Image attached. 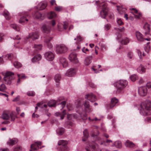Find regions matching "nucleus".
<instances>
[{"instance_id": "nucleus-1", "label": "nucleus", "mask_w": 151, "mask_h": 151, "mask_svg": "<svg viewBox=\"0 0 151 151\" xmlns=\"http://www.w3.org/2000/svg\"><path fill=\"white\" fill-rule=\"evenodd\" d=\"M140 114L145 116L151 114V101H146L142 102L139 110Z\"/></svg>"}, {"instance_id": "nucleus-2", "label": "nucleus", "mask_w": 151, "mask_h": 151, "mask_svg": "<svg viewBox=\"0 0 151 151\" xmlns=\"http://www.w3.org/2000/svg\"><path fill=\"white\" fill-rule=\"evenodd\" d=\"M128 84V82L125 80H120L114 84L117 89V91L119 93H123L124 89Z\"/></svg>"}, {"instance_id": "nucleus-3", "label": "nucleus", "mask_w": 151, "mask_h": 151, "mask_svg": "<svg viewBox=\"0 0 151 151\" xmlns=\"http://www.w3.org/2000/svg\"><path fill=\"white\" fill-rule=\"evenodd\" d=\"M68 50V48L64 44H60L55 45V51L57 54H63L66 52Z\"/></svg>"}, {"instance_id": "nucleus-4", "label": "nucleus", "mask_w": 151, "mask_h": 151, "mask_svg": "<svg viewBox=\"0 0 151 151\" xmlns=\"http://www.w3.org/2000/svg\"><path fill=\"white\" fill-rule=\"evenodd\" d=\"M4 78L5 83L10 85L14 79V73L9 71L7 72L6 73Z\"/></svg>"}, {"instance_id": "nucleus-5", "label": "nucleus", "mask_w": 151, "mask_h": 151, "mask_svg": "<svg viewBox=\"0 0 151 151\" xmlns=\"http://www.w3.org/2000/svg\"><path fill=\"white\" fill-rule=\"evenodd\" d=\"M68 143V142L65 140H60L58 141V145L61 146L60 149L61 151H68V148L67 146Z\"/></svg>"}, {"instance_id": "nucleus-6", "label": "nucleus", "mask_w": 151, "mask_h": 151, "mask_svg": "<svg viewBox=\"0 0 151 151\" xmlns=\"http://www.w3.org/2000/svg\"><path fill=\"white\" fill-rule=\"evenodd\" d=\"M102 6V10L100 14L101 17L105 18L107 15L108 12V9L107 7V4L106 3H103L101 5Z\"/></svg>"}, {"instance_id": "nucleus-7", "label": "nucleus", "mask_w": 151, "mask_h": 151, "mask_svg": "<svg viewBox=\"0 0 151 151\" xmlns=\"http://www.w3.org/2000/svg\"><path fill=\"white\" fill-rule=\"evenodd\" d=\"M68 58L70 61L73 63L76 64L79 63L77 54L74 52H72L69 55Z\"/></svg>"}, {"instance_id": "nucleus-8", "label": "nucleus", "mask_w": 151, "mask_h": 151, "mask_svg": "<svg viewBox=\"0 0 151 151\" xmlns=\"http://www.w3.org/2000/svg\"><path fill=\"white\" fill-rule=\"evenodd\" d=\"M138 93L142 96H145L147 92V90L145 86H142L139 87L138 90Z\"/></svg>"}, {"instance_id": "nucleus-9", "label": "nucleus", "mask_w": 151, "mask_h": 151, "mask_svg": "<svg viewBox=\"0 0 151 151\" xmlns=\"http://www.w3.org/2000/svg\"><path fill=\"white\" fill-rule=\"evenodd\" d=\"M55 56L54 53L51 51L47 52L45 54V58L49 61H52L54 59Z\"/></svg>"}, {"instance_id": "nucleus-10", "label": "nucleus", "mask_w": 151, "mask_h": 151, "mask_svg": "<svg viewBox=\"0 0 151 151\" xmlns=\"http://www.w3.org/2000/svg\"><path fill=\"white\" fill-rule=\"evenodd\" d=\"M85 98L87 100H89L91 102H93L96 100V96L92 93L86 95L85 96Z\"/></svg>"}, {"instance_id": "nucleus-11", "label": "nucleus", "mask_w": 151, "mask_h": 151, "mask_svg": "<svg viewBox=\"0 0 151 151\" xmlns=\"http://www.w3.org/2000/svg\"><path fill=\"white\" fill-rule=\"evenodd\" d=\"M33 17L35 19H39L40 20H42L44 18L43 16L39 11H37L32 14Z\"/></svg>"}, {"instance_id": "nucleus-12", "label": "nucleus", "mask_w": 151, "mask_h": 151, "mask_svg": "<svg viewBox=\"0 0 151 151\" xmlns=\"http://www.w3.org/2000/svg\"><path fill=\"white\" fill-rule=\"evenodd\" d=\"M29 38H31L33 40H35L38 39L39 35L38 32H34L31 33L29 34L28 36Z\"/></svg>"}, {"instance_id": "nucleus-13", "label": "nucleus", "mask_w": 151, "mask_h": 151, "mask_svg": "<svg viewBox=\"0 0 151 151\" xmlns=\"http://www.w3.org/2000/svg\"><path fill=\"white\" fill-rule=\"evenodd\" d=\"M59 62L63 68H65L68 65L67 60L66 59L64 58H60L59 59Z\"/></svg>"}, {"instance_id": "nucleus-14", "label": "nucleus", "mask_w": 151, "mask_h": 151, "mask_svg": "<svg viewBox=\"0 0 151 151\" xmlns=\"http://www.w3.org/2000/svg\"><path fill=\"white\" fill-rule=\"evenodd\" d=\"M59 30L61 31L63 29H66L68 27V23L67 22H64L63 24L59 23L58 25Z\"/></svg>"}, {"instance_id": "nucleus-15", "label": "nucleus", "mask_w": 151, "mask_h": 151, "mask_svg": "<svg viewBox=\"0 0 151 151\" xmlns=\"http://www.w3.org/2000/svg\"><path fill=\"white\" fill-rule=\"evenodd\" d=\"M43 31L45 33H49L51 30V27L49 25L46 24H44L42 25V27Z\"/></svg>"}, {"instance_id": "nucleus-16", "label": "nucleus", "mask_w": 151, "mask_h": 151, "mask_svg": "<svg viewBox=\"0 0 151 151\" xmlns=\"http://www.w3.org/2000/svg\"><path fill=\"white\" fill-rule=\"evenodd\" d=\"M75 70L73 68L70 69L68 70L65 73V75L69 76L71 77L74 75L76 74Z\"/></svg>"}, {"instance_id": "nucleus-17", "label": "nucleus", "mask_w": 151, "mask_h": 151, "mask_svg": "<svg viewBox=\"0 0 151 151\" xmlns=\"http://www.w3.org/2000/svg\"><path fill=\"white\" fill-rule=\"evenodd\" d=\"M42 143L40 142H37L31 145V148L34 150H37L39 148V146L41 145Z\"/></svg>"}, {"instance_id": "nucleus-18", "label": "nucleus", "mask_w": 151, "mask_h": 151, "mask_svg": "<svg viewBox=\"0 0 151 151\" xmlns=\"http://www.w3.org/2000/svg\"><path fill=\"white\" fill-rule=\"evenodd\" d=\"M47 3L46 2L43 1L40 2L38 5V8L42 10L44 9L47 6Z\"/></svg>"}, {"instance_id": "nucleus-19", "label": "nucleus", "mask_w": 151, "mask_h": 151, "mask_svg": "<svg viewBox=\"0 0 151 151\" xmlns=\"http://www.w3.org/2000/svg\"><path fill=\"white\" fill-rule=\"evenodd\" d=\"M135 35L138 41L141 42L144 40V38L140 32L137 31L135 33Z\"/></svg>"}, {"instance_id": "nucleus-20", "label": "nucleus", "mask_w": 151, "mask_h": 151, "mask_svg": "<svg viewBox=\"0 0 151 151\" xmlns=\"http://www.w3.org/2000/svg\"><path fill=\"white\" fill-rule=\"evenodd\" d=\"M118 100L116 98H114L111 99V103L110 104V108H112L116 104L118 103Z\"/></svg>"}, {"instance_id": "nucleus-21", "label": "nucleus", "mask_w": 151, "mask_h": 151, "mask_svg": "<svg viewBox=\"0 0 151 151\" xmlns=\"http://www.w3.org/2000/svg\"><path fill=\"white\" fill-rule=\"evenodd\" d=\"M92 59V57L91 56H89L86 57L84 61V64L86 65H89L91 63Z\"/></svg>"}, {"instance_id": "nucleus-22", "label": "nucleus", "mask_w": 151, "mask_h": 151, "mask_svg": "<svg viewBox=\"0 0 151 151\" xmlns=\"http://www.w3.org/2000/svg\"><path fill=\"white\" fill-rule=\"evenodd\" d=\"M42 58L41 55L40 54H38L35 55L32 59V62L34 63L40 60Z\"/></svg>"}, {"instance_id": "nucleus-23", "label": "nucleus", "mask_w": 151, "mask_h": 151, "mask_svg": "<svg viewBox=\"0 0 151 151\" xmlns=\"http://www.w3.org/2000/svg\"><path fill=\"white\" fill-rule=\"evenodd\" d=\"M125 145L126 147L130 148L134 147L135 146L134 143L128 140H127L125 142Z\"/></svg>"}, {"instance_id": "nucleus-24", "label": "nucleus", "mask_w": 151, "mask_h": 151, "mask_svg": "<svg viewBox=\"0 0 151 151\" xmlns=\"http://www.w3.org/2000/svg\"><path fill=\"white\" fill-rule=\"evenodd\" d=\"M143 28L146 31L145 33V34L146 35L148 34L150 31L149 24L147 23H146L143 26Z\"/></svg>"}, {"instance_id": "nucleus-25", "label": "nucleus", "mask_w": 151, "mask_h": 151, "mask_svg": "<svg viewBox=\"0 0 151 151\" xmlns=\"http://www.w3.org/2000/svg\"><path fill=\"white\" fill-rule=\"evenodd\" d=\"M61 75L59 74H56L54 77V80L56 83L57 86H58L59 85V81L61 79Z\"/></svg>"}, {"instance_id": "nucleus-26", "label": "nucleus", "mask_w": 151, "mask_h": 151, "mask_svg": "<svg viewBox=\"0 0 151 151\" xmlns=\"http://www.w3.org/2000/svg\"><path fill=\"white\" fill-rule=\"evenodd\" d=\"M66 114V111L64 110L63 111L62 113L57 112L55 114V115L57 116H60V119H63L65 116Z\"/></svg>"}, {"instance_id": "nucleus-27", "label": "nucleus", "mask_w": 151, "mask_h": 151, "mask_svg": "<svg viewBox=\"0 0 151 151\" xmlns=\"http://www.w3.org/2000/svg\"><path fill=\"white\" fill-rule=\"evenodd\" d=\"M137 71L139 73H142L145 72L146 68L142 65H140L137 68Z\"/></svg>"}, {"instance_id": "nucleus-28", "label": "nucleus", "mask_w": 151, "mask_h": 151, "mask_svg": "<svg viewBox=\"0 0 151 151\" xmlns=\"http://www.w3.org/2000/svg\"><path fill=\"white\" fill-rule=\"evenodd\" d=\"M18 142V140L16 139H9L7 142L8 144L9 145H12L15 144Z\"/></svg>"}, {"instance_id": "nucleus-29", "label": "nucleus", "mask_w": 151, "mask_h": 151, "mask_svg": "<svg viewBox=\"0 0 151 151\" xmlns=\"http://www.w3.org/2000/svg\"><path fill=\"white\" fill-rule=\"evenodd\" d=\"M56 16V14L55 12H51L47 14V17L50 19L55 17Z\"/></svg>"}, {"instance_id": "nucleus-30", "label": "nucleus", "mask_w": 151, "mask_h": 151, "mask_svg": "<svg viewBox=\"0 0 151 151\" xmlns=\"http://www.w3.org/2000/svg\"><path fill=\"white\" fill-rule=\"evenodd\" d=\"M65 129L63 128H59L56 130V132L59 135H61L64 132Z\"/></svg>"}, {"instance_id": "nucleus-31", "label": "nucleus", "mask_w": 151, "mask_h": 151, "mask_svg": "<svg viewBox=\"0 0 151 151\" xmlns=\"http://www.w3.org/2000/svg\"><path fill=\"white\" fill-rule=\"evenodd\" d=\"M84 138L82 139V141H85L86 139L88 138V133L87 130L86 129H85L83 132Z\"/></svg>"}, {"instance_id": "nucleus-32", "label": "nucleus", "mask_w": 151, "mask_h": 151, "mask_svg": "<svg viewBox=\"0 0 151 151\" xmlns=\"http://www.w3.org/2000/svg\"><path fill=\"white\" fill-rule=\"evenodd\" d=\"M56 102L54 100H51L48 103V106L50 107H55L56 106Z\"/></svg>"}, {"instance_id": "nucleus-33", "label": "nucleus", "mask_w": 151, "mask_h": 151, "mask_svg": "<svg viewBox=\"0 0 151 151\" xmlns=\"http://www.w3.org/2000/svg\"><path fill=\"white\" fill-rule=\"evenodd\" d=\"M112 146H115L117 148H120L122 147L121 142L120 141H116L114 142Z\"/></svg>"}, {"instance_id": "nucleus-34", "label": "nucleus", "mask_w": 151, "mask_h": 151, "mask_svg": "<svg viewBox=\"0 0 151 151\" xmlns=\"http://www.w3.org/2000/svg\"><path fill=\"white\" fill-rule=\"evenodd\" d=\"M10 118L11 119V121H14L15 119L17 117L14 112H11L10 114Z\"/></svg>"}, {"instance_id": "nucleus-35", "label": "nucleus", "mask_w": 151, "mask_h": 151, "mask_svg": "<svg viewBox=\"0 0 151 151\" xmlns=\"http://www.w3.org/2000/svg\"><path fill=\"white\" fill-rule=\"evenodd\" d=\"M129 42V39L127 37L124 38L121 42V43L122 45H126Z\"/></svg>"}, {"instance_id": "nucleus-36", "label": "nucleus", "mask_w": 151, "mask_h": 151, "mask_svg": "<svg viewBox=\"0 0 151 151\" xmlns=\"http://www.w3.org/2000/svg\"><path fill=\"white\" fill-rule=\"evenodd\" d=\"M2 118L4 120H8L9 119L10 116L8 114L6 113H3L1 115Z\"/></svg>"}, {"instance_id": "nucleus-37", "label": "nucleus", "mask_w": 151, "mask_h": 151, "mask_svg": "<svg viewBox=\"0 0 151 151\" xmlns=\"http://www.w3.org/2000/svg\"><path fill=\"white\" fill-rule=\"evenodd\" d=\"M4 15L7 20H9L10 19V17L9 16V13L8 11H4Z\"/></svg>"}, {"instance_id": "nucleus-38", "label": "nucleus", "mask_w": 151, "mask_h": 151, "mask_svg": "<svg viewBox=\"0 0 151 151\" xmlns=\"http://www.w3.org/2000/svg\"><path fill=\"white\" fill-rule=\"evenodd\" d=\"M28 19H27L25 16L22 17L19 19V23H22L23 22H25L26 21H28Z\"/></svg>"}, {"instance_id": "nucleus-39", "label": "nucleus", "mask_w": 151, "mask_h": 151, "mask_svg": "<svg viewBox=\"0 0 151 151\" xmlns=\"http://www.w3.org/2000/svg\"><path fill=\"white\" fill-rule=\"evenodd\" d=\"M11 27L13 28L14 29L17 31H19L20 29L19 27L17 24H13L11 25Z\"/></svg>"}, {"instance_id": "nucleus-40", "label": "nucleus", "mask_w": 151, "mask_h": 151, "mask_svg": "<svg viewBox=\"0 0 151 151\" xmlns=\"http://www.w3.org/2000/svg\"><path fill=\"white\" fill-rule=\"evenodd\" d=\"M89 145L90 147H91L92 150H94L96 147L98 146V145L94 143V142H93V144H92L91 145V144H89Z\"/></svg>"}, {"instance_id": "nucleus-41", "label": "nucleus", "mask_w": 151, "mask_h": 151, "mask_svg": "<svg viewBox=\"0 0 151 151\" xmlns=\"http://www.w3.org/2000/svg\"><path fill=\"white\" fill-rule=\"evenodd\" d=\"M3 57L5 59L11 60L13 57V55L12 54H10L3 56Z\"/></svg>"}, {"instance_id": "nucleus-42", "label": "nucleus", "mask_w": 151, "mask_h": 151, "mask_svg": "<svg viewBox=\"0 0 151 151\" xmlns=\"http://www.w3.org/2000/svg\"><path fill=\"white\" fill-rule=\"evenodd\" d=\"M6 89L5 85L3 83L0 85V91L4 92Z\"/></svg>"}, {"instance_id": "nucleus-43", "label": "nucleus", "mask_w": 151, "mask_h": 151, "mask_svg": "<svg viewBox=\"0 0 151 151\" xmlns=\"http://www.w3.org/2000/svg\"><path fill=\"white\" fill-rule=\"evenodd\" d=\"M138 78V76L136 75H132L130 77V79L132 81H134Z\"/></svg>"}, {"instance_id": "nucleus-44", "label": "nucleus", "mask_w": 151, "mask_h": 151, "mask_svg": "<svg viewBox=\"0 0 151 151\" xmlns=\"http://www.w3.org/2000/svg\"><path fill=\"white\" fill-rule=\"evenodd\" d=\"M14 66L17 68H19L22 66L21 64L17 61H15L14 63Z\"/></svg>"}, {"instance_id": "nucleus-45", "label": "nucleus", "mask_w": 151, "mask_h": 151, "mask_svg": "<svg viewBox=\"0 0 151 151\" xmlns=\"http://www.w3.org/2000/svg\"><path fill=\"white\" fill-rule=\"evenodd\" d=\"M119 12L120 14H122L125 12L126 9L125 8H123L122 7L118 9Z\"/></svg>"}, {"instance_id": "nucleus-46", "label": "nucleus", "mask_w": 151, "mask_h": 151, "mask_svg": "<svg viewBox=\"0 0 151 151\" xmlns=\"http://www.w3.org/2000/svg\"><path fill=\"white\" fill-rule=\"evenodd\" d=\"M83 104L85 109L86 108H88V107H90V106L89 104V102L87 100H86L85 101Z\"/></svg>"}, {"instance_id": "nucleus-47", "label": "nucleus", "mask_w": 151, "mask_h": 151, "mask_svg": "<svg viewBox=\"0 0 151 151\" xmlns=\"http://www.w3.org/2000/svg\"><path fill=\"white\" fill-rule=\"evenodd\" d=\"M66 104V102L65 101H63L61 102L60 104H59V105L61 107V108L60 109L61 110L62 109H63Z\"/></svg>"}, {"instance_id": "nucleus-48", "label": "nucleus", "mask_w": 151, "mask_h": 151, "mask_svg": "<svg viewBox=\"0 0 151 151\" xmlns=\"http://www.w3.org/2000/svg\"><path fill=\"white\" fill-rule=\"evenodd\" d=\"M34 48H36L37 50H40L42 49V46L40 44L35 45H34Z\"/></svg>"}, {"instance_id": "nucleus-49", "label": "nucleus", "mask_w": 151, "mask_h": 151, "mask_svg": "<svg viewBox=\"0 0 151 151\" xmlns=\"http://www.w3.org/2000/svg\"><path fill=\"white\" fill-rule=\"evenodd\" d=\"M67 108L69 111L72 110L73 109V105L71 104H69L67 105Z\"/></svg>"}, {"instance_id": "nucleus-50", "label": "nucleus", "mask_w": 151, "mask_h": 151, "mask_svg": "<svg viewBox=\"0 0 151 151\" xmlns=\"http://www.w3.org/2000/svg\"><path fill=\"white\" fill-rule=\"evenodd\" d=\"M117 22L118 25H122L123 24V22L122 21L121 19L120 18H117Z\"/></svg>"}, {"instance_id": "nucleus-51", "label": "nucleus", "mask_w": 151, "mask_h": 151, "mask_svg": "<svg viewBox=\"0 0 151 151\" xmlns=\"http://www.w3.org/2000/svg\"><path fill=\"white\" fill-rule=\"evenodd\" d=\"M79 113L81 116L82 119L83 120H85L87 118V115L86 114H83L82 113L81 114L80 112Z\"/></svg>"}, {"instance_id": "nucleus-52", "label": "nucleus", "mask_w": 151, "mask_h": 151, "mask_svg": "<svg viewBox=\"0 0 151 151\" xmlns=\"http://www.w3.org/2000/svg\"><path fill=\"white\" fill-rule=\"evenodd\" d=\"M115 29L119 32H123L124 31V27H120L119 28H115Z\"/></svg>"}, {"instance_id": "nucleus-53", "label": "nucleus", "mask_w": 151, "mask_h": 151, "mask_svg": "<svg viewBox=\"0 0 151 151\" xmlns=\"http://www.w3.org/2000/svg\"><path fill=\"white\" fill-rule=\"evenodd\" d=\"M67 127L68 128H70V127H72L73 125V124L72 122L70 121H68L66 123Z\"/></svg>"}, {"instance_id": "nucleus-54", "label": "nucleus", "mask_w": 151, "mask_h": 151, "mask_svg": "<svg viewBox=\"0 0 151 151\" xmlns=\"http://www.w3.org/2000/svg\"><path fill=\"white\" fill-rule=\"evenodd\" d=\"M27 94L28 96H33L35 95V93L32 91H29L27 93Z\"/></svg>"}, {"instance_id": "nucleus-55", "label": "nucleus", "mask_w": 151, "mask_h": 151, "mask_svg": "<svg viewBox=\"0 0 151 151\" xmlns=\"http://www.w3.org/2000/svg\"><path fill=\"white\" fill-rule=\"evenodd\" d=\"M127 56L129 58L131 59L133 56V54L132 52H129L127 54Z\"/></svg>"}, {"instance_id": "nucleus-56", "label": "nucleus", "mask_w": 151, "mask_h": 151, "mask_svg": "<svg viewBox=\"0 0 151 151\" xmlns=\"http://www.w3.org/2000/svg\"><path fill=\"white\" fill-rule=\"evenodd\" d=\"M55 9L58 12H60L62 9V7L61 6H58L55 7Z\"/></svg>"}, {"instance_id": "nucleus-57", "label": "nucleus", "mask_w": 151, "mask_h": 151, "mask_svg": "<svg viewBox=\"0 0 151 151\" xmlns=\"http://www.w3.org/2000/svg\"><path fill=\"white\" fill-rule=\"evenodd\" d=\"M77 104L76 105V107L77 108H79V111H80V109H81V108L80 107V106H81V101H80L78 100L77 101Z\"/></svg>"}, {"instance_id": "nucleus-58", "label": "nucleus", "mask_w": 151, "mask_h": 151, "mask_svg": "<svg viewBox=\"0 0 151 151\" xmlns=\"http://www.w3.org/2000/svg\"><path fill=\"white\" fill-rule=\"evenodd\" d=\"M85 110L86 112L90 113L92 111L93 109L92 108L90 107H88V108H86L85 109Z\"/></svg>"}, {"instance_id": "nucleus-59", "label": "nucleus", "mask_w": 151, "mask_h": 151, "mask_svg": "<svg viewBox=\"0 0 151 151\" xmlns=\"http://www.w3.org/2000/svg\"><path fill=\"white\" fill-rule=\"evenodd\" d=\"M17 76L19 78H20L25 79L26 78V77L24 74H18Z\"/></svg>"}, {"instance_id": "nucleus-60", "label": "nucleus", "mask_w": 151, "mask_h": 151, "mask_svg": "<svg viewBox=\"0 0 151 151\" xmlns=\"http://www.w3.org/2000/svg\"><path fill=\"white\" fill-rule=\"evenodd\" d=\"M145 121L147 123H151V118L147 117L145 119Z\"/></svg>"}, {"instance_id": "nucleus-61", "label": "nucleus", "mask_w": 151, "mask_h": 151, "mask_svg": "<svg viewBox=\"0 0 151 151\" xmlns=\"http://www.w3.org/2000/svg\"><path fill=\"white\" fill-rule=\"evenodd\" d=\"M88 119L90 121H100L101 120L100 119H98L96 117L94 119H91V118L89 117L88 118Z\"/></svg>"}, {"instance_id": "nucleus-62", "label": "nucleus", "mask_w": 151, "mask_h": 151, "mask_svg": "<svg viewBox=\"0 0 151 151\" xmlns=\"http://www.w3.org/2000/svg\"><path fill=\"white\" fill-rule=\"evenodd\" d=\"M137 52L139 55L140 58L141 59L142 58V52L139 50H137Z\"/></svg>"}, {"instance_id": "nucleus-63", "label": "nucleus", "mask_w": 151, "mask_h": 151, "mask_svg": "<svg viewBox=\"0 0 151 151\" xmlns=\"http://www.w3.org/2000/svg\"><path fill=\"white\" fill-rule=\"evenodd\" d=\"M21 150V147H15L14 150V151H20Z\"/></svg>"}, {"instance_id": "nucleus-64", "label": "nucleus", "mask_w": 151, "mask_h": 151, "mask_svg": "<svg viewBox=\"0 0 151 151\" xmlns=\"http://www.w3.org/2000/svg\"><path fill=\"white\" fill-rule=\"evenodd\" d=\"M77 39L78 41H81L83 40V38L80 35L77 36Z\"/></svg>"}]
</instances>
